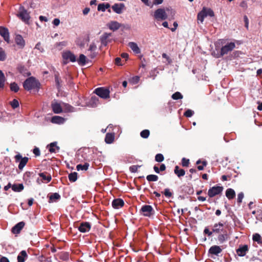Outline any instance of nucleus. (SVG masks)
I'll list each match as a JSON object with an SVG mask.
<instances>
[{
  "label": "nucleus",
  "mask_w": 262,
  "mask_h": 262,
  "mask_svg": "<svg viewBox=\"0 0 262 262\" xmlns=\"http://www.w3.org/2000/svg\"><path fill=\"white\" fill-rule=\"evenodd\" d=\"M174 172L175 174H176L178 177H181L182 176H183L185 174V171L184 170L181 169H179V167L178 166H176L175 167Z\"/></svg>",
  "instance_id": "nucleus-32"
},
{
  "label": "nucleus",
  "mask_w": 262,
  "mask_h": 262,
  "mask_svg": "<svg viewBox=\"0 0 262 262\" xmlns=\"http://www.w3.org/2000/svg\"><path fill=\"white\" fill-rule=\"evenodd\" d=\"M62 104L64 106L65 110L67 112H73L74 111V107L71 106L70 105L68 104H66L64 103H62Z\"/></svg>",
  "instance_id": "nucleus-45"
},
{
  "label": "nucleus",
  "mask_w": 262,
  "mask_h": 262,
  "mask_svg": "<svg viewBox=\"0 0 262 262\" xmlns=\"http://www.w3.org/2000/svg\"><path fill=\"white\" fill-rule=\"evenodd\" d=\"M149 130L148 129H144L140 133V136L143 138H147L149 135Z\"/></svg>",
  "instance_id": "nucleus-41"
},
{
  "label": "nucleus",
  "mask_w": 262,
  "mask_h": 262,
  "mask_svg": "<svg viewBox=\"0 0 262 262\" xmlns=\"http://www.w3.org/2000/svg\"><path fill=\"white\" fill-rule=\"evenodd\" d=\"M35 49L38 50L40 52H42L44 51L43 48L41 46L40 42H38L36 45Z\"/></svg>",
  "instance_id": "nucleus-55"
},
{
  "label": "nucleus",
  "mask_w": 262,
  "mask_h": 262,
  "mask_svg": "<svg viewBox=\"0 0 262 262\" xmlns=\"http://www.w3.org/2000/svg\"><path fill=\"white\" fill-rule=\"evenodd\" d=\"M223 224L219 223V224H215L213 227V232L216 233H220V232L223 231Z\"/></svg>",
  "instance_id": "nucleus-25"
},
{
  "label": "nucleus",
  "mask_w": 262,
  "mask_h": 262,
  "mask_svg": "<svg viewBox=\"0 0 262 262\" xmlns=\"http://www.w3.org/2000/svg\"><path fill=\"white\" fill-rule=\"evenodd\" d=\"M164 193L166 197L170 198L172 196V193L169 191V189L168 188H166L164 190Z\"/></svg>",
  "instance_id": "nucleus-53"
},
{
  "label": "nucleus",
  "mask_w": 262,
  "mask_h": 262,
  "mask_svg": "<svg viewBox=\"0 0 262 262\" xmlns=\"http://www.w3.org/2000/svg\"><path fill=\"white\" fill-rule=\"evenodd\" d=\"M6 59V54L2 48H0V60L4 61Z\"/></svg>",
  "instance_id": "nucleus-46"
},
{
  "label": "nucleus",
  "mask_w": 262,
  "mask_h": 262,
  "mask_svg": "<svg viewBox=\"0 0 262 262\" xmlns=\"http://www.w3.org/2000/svg\"><path fill=\"white\" fill-rule=\"evenodd\" d=\"M90 11V9L89 8H85L83 10V14L85 15H87Z\"/></svg>",
  "instance_id": "nucleus-61"
},
{
  "label": "nucleus",
  "mask_w": 262,
  "mask_h": 262,
  "mask_svg": "<svg viewBox=\"0 0 262 262\" xmlns=\"http://www.w3.org/2000/svg\"><path fill=\"white\" fill-rule=\"evenodd\" d=\"M11 106L13 108H15L17 107L19 105L18 101L14 99L11 103Z\"/></svg>",
  "instance_id": "nucleus-50"
},
{
  "label": "nucleus",
  "mask_w": 262,
  "mask_h": 262,
  "mask_svg": "<svg viewBox=\"0 0 262 262\" xmlns=\"http://www.w3.org/2000/svg\"><path fill=\"white\" fill-rule=\"evenodd\" d=\"M51 122L53 123L62 124L64 122V119L61 117L55 116L52 118Z\"/></svg>",
  "instance_id": "nucleus-24"
},
{
  "label": "nucleus",
  "mask_w": 262,
  "mask_h": 262,
  "mask_svg": "<svg viewBox=\"0 0 262 262\" xmlns=\"http://www.w3.org/2000/svg\"><path fill=\"white\" fill-rule=\"evenodd\" d=\"M33 153L36 156H38L40 155V150L38 148L35 147L33 149Z\"/></svg>",
  "instance_id": "nucleus-58"
},
{
  "label": "nucleus",
  "mask_w": 262,
  "mask_h": 262,
  "mask_svg": "<svg viewBox=\"0 0 262 262\" xmlns=\"http://www.w3.org/2000/svg\"><path fill=\"white\" fill-rule=\"evenodd\" d=\"M60 198V195L58 193H54L50 196V199L51 201H56L59 199Z\"/></svg>",
  "instance_id": "nucleus-43"
},
{
  "label": "nucleus",
  "mask_w": 262,
  "mask_h": 262,
  "mask_svg": "<svg viewBox=\"0 0 262 262\" xmlns=\"http://www.w3.org/2000/svg\"><path fill=\"white\" fill-rule=\"evenodd\" d=\"M27 257V254L25 250L21 251L19 255L17 256L18 262H24L26 258Z\"/></svg>",
  "instance_id": "nucleus-27"
},
{
  "label": "nucleus",
  "mask_w": 262,
  "mask_h": 262,
  "mask_svg": "<svg viewBox=\"0 0 262 262\" xmlns=\"http://www.w3.org/2000/svg\"><path fill=\"white\" fill-rule=\"evenodd\" d=\"M25 225L23 222H21L17 224L15 226L12 228V231L14 234L18 233L22 229Z\"/></svg>",
  "instance_id": "nucleus-19"
},
{
  "label": "nucleus",
  "mask_w": 262,
  "mask_h": 262,
  "mask_svg": "<svg viewBox=\"0 0 262 262\" xmlns=\"http://www.w3.org/2000/svg\"><path fill=\"white\" fill-rule=\"evenodd\" d=\"M10 89L12 91L17 92L19 90V87L16 83L13 82L10 84Z\"/></svg>",
  "instance_id": "nucleus-42"
},
{
  "label": "nucleus",
  "mask_w": 262,
  "mask_h": 262,
  "mask_svg": "<svg viewBox=\"0 0 262 262\" xmlns=\"http://www.w3.org/2000/svg\"><path fill=\"white\" fill-rule=\"evenodd\" d=\"M244 198V193L243 192H240L237 195V202L240 203L242 202V200Z\"/></svg>",
  "instance_id": "nucleus-54"
},
{
  "label": "nucleus",
  "mask_w": 262,
  "mask_h": 262,
  "mask_svg": "<svg viewBox=\"0 0 262 262\" xmlns=\"http://www.w3.org/2000/svg\"><path fill=\"white\" fill-rule=\"evenodd\" d=\"M49 147V150L51 153H56L59 150V147L57 145V142H54L48 145Z\"/></svg>",
  "instance_id": "nucleus-18"
},
{
  "label": "nucleus",
  "mask_w": 262,
  "mask_h": 262,
  "mask_svg": "<svg viewBox=\"0 0 262 262\" xmlns=\"http://www.w3.org/2000/svg\"><path fill=\"white\" fill-rule=\"evenodd\" d=\"M78 229L81 232H86L90 230L91 225L88 222L82 223L78 227Z\"/></svg>",
  "instance_id": "nucleus-12"
},
{
  "label": "nucleus",
  "mask_w": 262,
  "mask_h": 262,
  "mask_svg": "<svg viewBox=\"0 0 262 262\" xmlns=\"http://www.w3.org/2000/svg\"><path fill=\"white\" fill-rule=\"evenodd\" d=\"M204 232L205 233V234H208V236H211L212 234V232H211L209 230V229L207 228H206L205 229H204Z\"/></svg>",
  "instance_id": "nucleus-62"
},
{
  "label": "nucleus",
  "mask_w": 262,
  "mask_h": 262,
  "mask_svg": "<svg viewBox=\"0 0 262 262\" xmlns=\"http://www.w3.org/2000/svg\"><path fill=\"white\" fill-rule=\"evenodd\" d=\"M0 35L7 42H10L9 32L7 28L4 27H0Z\"/></svg>",
  "instance_id": "nucleus-8"
},
{
  "label": "nucleus",
  "mask_w": 262,
  "mask_h": 262,
  "mask_svg": "<svg viewBox=\"0 0 262 262\" xmlns=\"http://www.w3.org/2000/svg\"><path fill=\"white\" fill-rule=\"evenodd\" d=\"M95 93L103 99L110 98V91L104 88H98L95 90Z\"/></svg>",
  "instance_id": "nucleus-4"
},
{
  "label": "nucleus",
  "mask_w": 262,
  "mask_h": 262,
  "mask_svg": "<svg viewBox=\"0 0 262 262\" xmlns=\"http://www.w3.org/2000/svg\"><path fill=\"white\" fill-rule=\"evenodd\" d=\"M248 250V246L246 245H243L239 247V248L236 250V253L239 256H244L246 254Z\"/></svg>",
  "instance_id": "nucleus-14"
},
{
  "label": "nucleus",
  "mask_w": 262,
  "mask_h": 262,
  "mask_svg": "<svg viewBox=\"0 0 262 262\" xmlns=\"http://www.w3.org/2000/svg\"><path fill=\"white\" fill-rule=\"evenodd\" d=\"M108 26L110 29L114 31L119 29L121 25L117 21H113L108 24Z\"/></svg>",
  "instance_id": "nucleus-23"
},
{
  "label": "nucleus",
  "mask_w": 262,
  "mask_h": 262,
  "mask_svg": "<svg viewBox=\"0 0 262 262\" xmlns=\"http://www.w3.org/2000/svg\"><path fill=\"white\" fill-rule=\"evenodd\" d=\"M99 99L97 97L94 96H92L91 100L88 103V106L91 107H95L97 106Z\"/></svg>",
  "instance_id": "nucleus-20"
},
{
  "label": "nucleus",
  "mask_w": 262,
  "mask_h": 262,
  "mask_svg": "<svg viewBox=\"0 0 262 262\" xmlns=\"http://www.w3.org/2000/svg\"><path fill=\"white\" fill-rule=\"evenodd\" d=\"M189 163V159H186L185 158H183L182 160V164L183 166H188Z\"/></svg>",
  "instance_id": "nucleus-51"
},
{
  "label": "nucleus",
  "mask_w": 262,
  "mask_h": 262,
  "mask_svg": "<svg viewBox=\"0 0 262 262\" xmlns=\"http://www.w3.org/2000/svg\"><path fill=\"white\" fill-rule=\"evenodd\" d=\"M163 2V0H154V5H160L162 4Z\"/></svg>",
  "instance_id": "nucleus-64"
},
{
  "label": "nucleus",
  "mask_w": 262,
  "mask_h": 262,
  "mask_svg": "<svg viewBox=\"0 0 262 262\" xmlns=\"http://www.w3.org/2000/svg\"><path fill=\"white\" fill-rule=\"evenodd\" d=\"M114 140V136L112 134L107 133L106 134L105 138V141L107 144H111L113 143Z\"/></svg>",
  "instance_id": "nucleus-30"
},
{
  "label": "nucleus",
  "mask_w": 262,
  "mask_h": 262,
  "mask_svg": "<svg viewBox=\"0 0 262 262\" xmlns=\"http://www.w3.org/2000/svg\"><path fill=\"white\" fill-rule=\"evenodd\" d=\"M228 235L226 233L219 234L217 237V239L220 244L224 243L227 240Z\"/></svg>",
  "instance_id": "nucleus-31"
},
{
  "label": "nucleus",
  "mask_w": 262,
  "mask_h": 262,
  "mask_svg": "<svg viewBox=\"0 0 262 262\" xmlns=\"http://www.w3.org/2000/svg\"><path fill=\"white\" fill-rule=\"evenodd\" d=\"M111 33H105L100 38L101 44L103 46H106L107 44V39L111 36Z\"/></svg>",
  "instance_id": "nucleus-26"
},
{
  "label": "nucleus",
  "mask_w": 262,
  "mask_h": 262,
  "mask_svg": "<svg viewBox=\"0 0 262 262\" xmlns=\"http://www.w3.org/2000/svg\"><path fill=\"white\" fill-rule=\"evenodd\" d=\"M15 41L20 48H23L25 45V41L20 35H16L15 38Z\"/></svg>",
  "instance_id": "nucleus-17"
},
{
  "label": "nucleus",
  "mask_w": 262,
  "mask_h": 262,
  "mask_svg": "<svg viewBox=\"0 0 262 262\" xmlns=\"http://www.w3.org/2000/svg\"><path fill=\"white\" fill-rule=\"evenodd\" d=\"M128 45L135 53L139 54L140 53V49L136 43L134 42H129Z\"/></svg>",
  "instance_id": "nucleus-22"
},
{
  "label": "nucleus",
  "mask_w": 262,
  "mask_h": 262,
  "mask_svg": "<svg viewBox=\"0 0 262 262\" xmlns=\"http://www.w3.org/2000/svg\"><path fill=\"white\" fill-rule=\"evenodd\" d=\"M153 208L150 205H144L141 209V212L144 216H150L153 212Z\"/></svg>",
  "instance_id": "nucleus-9"
},
{
  "label": "nucleus",
  "mask_w": 262,
  "mask_h": 262,
  "mask_svg": "<svg viewBox=\"0 0 262 262\" xmlns=\"http://www.w3.org/2000/svg\"><path fill=\"white\" fill-rule=\"evenodd\" d=\"M124 201L121 199H116L112 202V206L115 209H119L124 205Z\"/></svg>",
  "instance_id": "nucleus-15"
},
{
  "label": "nucleus",
  "mask_w": 262,
  "mask_h": 262,
  "mask_svg": "<svg viewBox=\"0 0 262 262\" xmlns=\"http://www.w3.org/2000/svg\"><path fill=\"white\" fill-rule=\"evenodd\" d=\"M89 167V164L88 163H85L83 165L78 164L76 166L77 170H86Z\"/></svg>",
  "instance_id": "nucleus-33"
},
{
  "label": "nucleus",
  "mask_w": 262,
  "mask_h": 262,
  "mask_svg": "<svg viewBox=\"0 0 262 262\" xmlns=\"http://www.w3.org/2000/svg\"><path fill=\"white\" fill-rule=\"evenodd\" d=\"M24 189V185L23 184H13L12 185V189L14 191L20 192Z\"/></svg>",
  "instance_id": "nucleus-29"
},
{
  "label": "nucleus",
  "mask_w": 262,
  "mask_h": 262,
  "mask_svg": "<svg viewBox=\"0 0 262 262\" xmlns=\"http://www.w3.org/2000/svg\"><path fill=\"white\" fill-rule=\"evenodd\" d=\"M183 97V95L179 92L174 93L171 96V98L174 100L181 99Z\"/></svg>",
  "instance_id": "nucleus-40"
},
{
  "label": "nucleus",
  "mask_w": 262,
  "mask_h": 262,
  "mask_svg": "<svg viewBox=\"0 0 262 262\" xmlns=\"http://www.w3.org/2000/svg\"><path fill=\"white\" fill-rule=\"evenodd\" d=\"M15 159L16 162L19 161L18 168L20 170H22L23 169V168L27 163L29 160L28 158L27 157L23 158L20 154H18L15 156Z\"/></svg>",
  "instance_id": "nucleus-5"
},
{
  "label": "nucleus",
  "mask_w": 262,
  "mask_h": 262,
  "mask_svg": "<svg viewBox=\"0 0 262 262\" xmlns=\"http://www.w3.org/2000/svg\"><path fill=\"white\" fill-rule=\"evenodd\" d=\"M146 179L149 182H155L158 180V177L155 174H149L146 177Z\"/></svg>",
  "instance_id": "nucleus-37"
},
{
  "label": "nucleus",
  "mask_w": 262,
  "mask_h": 262,
  "mask_svg": "<svg viewBox=\"0 0 262 262\" xmlns=\"http://www.w3.org/2000/svg\"><path fill=\"white\" fill-rule=\"evenodd\" d=\"M121 59L119 57H117L115 59V63L118 66H121L122 64L120 63Z\"/></svg>",
  "instance_id": "nucleus-63"
},
{
  "label": "nucleus",
  "mask_w": 262,
  "mask_h": 262,
  "mask_svg": "<svg viewBox=\"0 0 262 262\" xmlns=\"http://www.w3.org/2000/svg\"><path fill=\"white\" fill-rule=\"evenodd\" d=\"M52 107L53 112L56 114H60L62 111L60 103H58L56 101H54L52 103Z\"/></svg>",
  "instance_id": "nucleus-13"
},
{
  "label": "nucleus",
  "mask_w": 262,
  "mask_h": 262,
  "mask_svg": "<svg viewBox=\"0 0 262 262\" xmlns=\"http://www.w3.org/2000/svg\"><path fill=\"white\" fill-rule=\"evenodd\" d=\"M155 160L158 162H162L164 160V156L161 154H158L155 157Z\"/></svg>",
  "instance_id": "nucleus-44"
},
{
  "label": "nucleus",
  "mask_w": 262,
  "mask_h": 262,
  "mask_svg": "<svg viewBox=\"0 0 262 262\" xmlns=\"http://www.w3.org/2000/svg\"><path fill=\"white\" fill-rule=\"evenodd\" d=\"M222 251L221 247L216 245L211 246L209 249V253L215 255H218Z\"/></svg>",
  "instance_id": "nucleus-16"
},
{
  "label": "nucleus",
  "mask_w": 262,
  "mask_h": 262,
  "mask_svg": "<svg viewBox=\"0 0 262 262\" xmlns=\"http://www.w3.org/2000/svg\"><path fill=\"white\" fill-rule=\"evenodd\" d=\"M166 11L170 12V14L169 15V19H174L175 12L169 8H166V10L162 8L158 9L155 11L154 15V18L157 20H163L167 19L168 17V15L166 13Z\"/></svg>",
  "instance_id": "nucleus-1"
},
{
  "label": "nucleus",
  "mask_w": 262,
  "mask_h": 262,
  "mask_svg": "<svg viewBox=\"0 0 262 262\" xmlns=\"http://www.w3.org/2000/svg\"><path fill=\"white\" fill-rule=\"evenodd\" d=\"M226 195L229 199H232L235 196V193L233 189L228 188L226 191Z\"/></svg>",
  "instance_id": "nucleus-28"
},
{
  "label": "nucleus",
  "mask_w": 262,
  "mask_h": 262,
  "mask_svg": "<svg viewBox=\"0 0 262 262\" xmlns=\"http://www.w3.org/2000/svg\"><path fill=\"white\" fill-rule=\"evenodd\" d=\"M96 49V46L94 43H92L90 45L89 51L91 52L94 51Z\"/></svg>",
  "instance_id": "nucleus-57"
},
{
  "label": "nucleus",
  "mask_w": 262,
  "mask_h": 262,
  "mask_svg": "<svg viewBox=\"0 0 262 262\" xmlns=\"http://www.w3.org/2000/svg\"><path fill=\"white\" fill-rule=\"evenodd\" d=\"M205 10H202L198 14V20L202 23L204 21V18L206 17V14H205Z\"/></svg>",
  "instance_id": "nucleus-34"
},
{
  "label": "nucleus",
  "mask_w": 262,
  "mask_h": 262,
  "mask_svg": "<svg viewBox=\"0 0 262 262\" xmlns=\"http://www.w3.org/2000/svg\"><path fill=\"white\" fill-rule=\"evenodd\" d=\"M113 10L117 14H121L125 9V5L123 3L115 4L112 6Z\"/></svg>",
  "instance_id": "nucleus-10"
},
{
  "label": "nucleus",
  "mask_w": 262,
  "mask_h": 262,
  "mask_svg": "<svg viewBox=\"0 0 262 262\" xmlns=\"http://www.w3.org/2000/svg\"><path fill=\"white\" fill-rule=\"evenodd\" d=\"M244 19L245 24V27L247 29H248L249 20L248 17L246 15L244 16Z\"/></svg>",
  "instance_id": "nucleus-59"
},
{
  "label": "nucleus",
  "mask_w": 262,
  "mask_h": 262,
  "mask_svg": "<svg viewBox=\"0 0 262 262\" xmlns=\"http://www.w3.org/2000/svg\"><path fill=\"white\" fill-rule=\"evenodd\" d=\"M78 62L81 66H84L86 62V56L83 54H80L78 60Z\"/></svg>",
  "instance_id": "nucleus-35"
},
{
  "label": "nucleus",
  "mask_w": 262,
  "mask_h": 262,
  "mask_svg": "<svg viewBox=\"0 0 262 262\" xmlns=\"http://www.w3.org/2000/svg\"><path fill=\"white\" fill-rule=\"evenodd\" d=\"M260 239H261V236H260L259 234H258L257 233H255L253 236V240L254 241H255V242H257L258 243H259L260 241Z\"/></svg>",
  "instance_id": "nucleus-47"
},
{
  "label": "nucleus",
  "mask_w": 262,
  "mask_h": 262,
  "mask_svg": "<svg viewBox=\"0 0 262 262\" xmlns=\"http://www.w3.org/2000/svg\"><path fill=\"white\" fill-rule=\"evenodd\" d=\"M53 23L55 26H57L60 24V20L58 18H55L53 20Z\"/></svg>",
  "instance_id": "nucleus-60"
},
{
  "label": "nucleus",
  "mask_w": 262,
  "mask_h": 262,
  "mask_svg": "<svg viewBox=\"0 0 262 262\" xmlns=\"http://www.w3.org/2000/svg\"><path fill=\"white\" fill-rule=\"evenodd\" d=\"M202 10H205V14H206V16H209L212 17L214 16L213 11L209 8H203Z\"/></svg>",
  "instance_id": "nucleus-38"
},
{
  "label": "nucleus",
  "mask_w": 262,
  "mask_h": 262,
  "mask_svg": "<svg viewBox=\"0 0 262 262\" xmlns=\"http://www.w3.org/2000/svg\"><path fill=\"white\" fill-rule=\"evenodd\" d=\"M38 82L34 78L30 77L24 82L23 86L25 89L29 91L38 86Z\"/></svg>",
  "instance_id": "nucleus-2"
},
{
  "label": "nucleus",
  "mask_w": 262,
  "mask_h": 262,
  "mask_svg": "<svg viewBox=\"0 0 262 262\" xmlns=\"http://www.w3.org/2000/svg\"><path fill=\"white\" fill-rule=\"evenodd\" d=\"M223 190V187L222 186H213L208 190V194L210 198H212L220 194Z\"/></svg>",
  "instance_id": "nucleus-6"
},
{
  "label": "nucleus",
  "mask_w": 262,
  "mask_h": 262,
  "mask_svg": "<svg viewBox=\"0 0 262 262\" xmlns=\"http://www.w3.org/2000/svg\"><path fill=\"white\" fill-rule=\"evenodd\" d=\"M140 166L138 165H133L129 167V170L132 172H136L137 171L138 168H139Z\"/></svg>",
  "instance_id": "nucleus-49"
},
{
  "label": "nucleus",
  "mask_w": 262,
  "mask_h": 262,
  "mask_svg": "<svg viewBox=\"0 0 262 262\" xmlns=\"http://www.w3.org/2000/svg\"><path fill=\"white\" fill-rule=\"evenodd\" d=\"M39 177L41 178L42 182L48 183L51 180V176L50 174L47 173H40L39 174Z\"/></svg>",
  "instance_id": "nucleus-21"
},
{
  "label": "nucleus",
  "mask_w": 262,
  "mask_h": 262,
  "mask_svg": "<svg viewBox=\"0 0 262 262\" xmlns=\"http://www.w3.org/2000/svg\"><path fill=\"white\" fill-rule=\"evenodd\" d=\"M5 77L4 73L0 70V88H3L5 85Z\"/></svg>",
  "instance_id": "nucleus-36"
},
{
  "label": "nucleus",
  "mask_w": 262,
  "mask_h": 262,
  "mask_svg": "<svg viewBox=\"0 0 262 262\" xmlns=\"http://www.w3.org/2000/svg\"><path fill=\"white\" fill-rule=\"evenodd\" d=\"M162 57L166 59L168 64H170L172 62L171 59L167 55L166 53L162 54Z\"/></svg>",
  "instance_id": "nucleus-56"
},
{
  "label": "nucleus",
  "mask_w": 262,
  "mask_h": 262,
  "mask_svg": "<svg viewBox=\"0 0 262 262\" xmlns=\"http://www.w3.org/2000/svg\"><path fill=\"white\" fill-rule=\"evenodd\" d=\"M235 48V45L234 42H230L227 43L222 47L221 53L217 56V57L219 58L228 54L229 52L232 51Z\"/></svg>",
  "instance_id": "nucleus-3"
},
{
  "label": "nucleus",
  "mask_w": 262,
  "mask_h": 262,
  "mask_svg": "<svg viewBox=\"0 0 262 262\" xmlns=\"http://www.w3.org/2000/svg\"><path fill=\"white\" fill-rule=\"evenodd\" d=\"M18 16L25 22L27 23L30 19V16L27 11L23 7H20L19 9V14Z\"/></svg>",
  "instance_id": "nucleus-7"
},
{
  "label": "nucleus",
  "mask_w": 262,
  "mask_h": 262,
  "mask_svg": "<svg viewBox=\"0 0 262 262\" xmlns=\"http://www.w3.org/2000/svg\"><path fill=\"white\" fill-rule=\"evenodd\" d=\"M194 114V112L191 110H187L184 114V115L187 117H191Z\"/></svg>",
  "instance_id": "nucleus-48"
},
{
  "label": "nucleus",
  "mask_w": 262,
  "mask_h": 262,
  "mask_svg": "<svg viewBox=\"0 0 262 262\" xmlns=\"http://www.w3.org/2000/svg\"><path fill=\"white\" fill-rule=\"evenodd\" d=\"M97 9L98 11H101L102 12H104L106 10L104 3L98 5Z\"/></svg>",
  "instance_id": "nucleus-52"
},
{
  "label": "nucleus",
  "mask_w": 262,
  "mask_h": 262,
  "mask_svg": "<svg viewBox=\"0 0 262 262\" xmlns=\"http://www.w3.org/2000/svg\"><path fill=\"white\" fill-rule=\"evenodd\" d=\"M62 57L64 60H70L71 62L76 61V56L70 51H66L62 53Z\"/></svg>",
  "instance_id": "nucleus-11"
},
{
  "label": "nucleus",
  "mask_w": 262,
  "mask_h": 262,
  "mask_svg": "<svg viewBox=\"0 0 262 262\" xmlns=\"http://www.w3.org/2000/svg\"><path fill=\"white\" fill-rule=\"evenodd\" d=\"M69 179L71 182H75L77 179V173L76 172H72L69 175Z\"/></svg>",
  "instance_id": "nucleus-39"
}]
</instances>
